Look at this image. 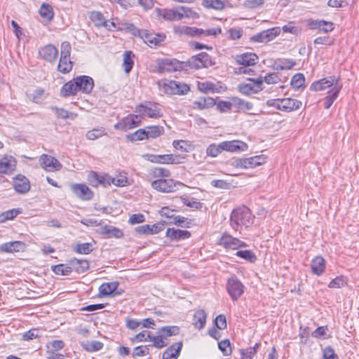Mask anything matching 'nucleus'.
<instances>
[{
    "label": "nucleus",
    "mask_w": 359,
    "mask_h": 359,
    "mask_svg": "<svg viewBox=\"0 0 359 359\" xmlns=\"http://www.w3.org/2000/svg\"><path fill=\"white\" fill-rule=\"evenodd\" d=\"M255 217L250 210L243 205L234 209L231 215V226L233 229L238 231L239 227L245 226L248 227L253 224Z\"/></svg>",
    "instance_id": "obj_1"
},
{
    "label": "nucleus",
    "mask_w": 359,
    "mask_h": 359,
    "mask_svg": "<svg viewBox=\"0 0 359 359\" xmlns=\"http://www.w3.org/2000/svg\"><path fill=\"white\" fill-rule=\"evenodd\" d=\"M72 47L68 41H63L61 43V51L57 70L62 74L69 73L73 67V62L71 61Z\"/></svg>",
    "instance_id": "obj_2"
},
{
    "label": "nucleus",
    "mask_w": 359,
    "mask_h": 359,
    "mask_svg": "<svg viewBox=\"0 0 359 359\" xmlns=\"http://www.w3.org/2000/svg\"><path fill=\"white\" fill-rule=\"evenodd\" d=\"M336 86H339V90H341L343 86L342 83L341 82L339 77L332 76L313 83L310 89L314 91L330 89L328 91V93H330L334 91Z\"/></svg>",
    "instance_id": "obj_3"
},
{
    "label": "nucleus",
    "mask_w": 359,
    "mask_h": 359,
    "mask_svg": "<svg viewBox=\"0 0 359 359\" xmlns=\"http://www.w3.org/2000/svg\"><path fill=\"white\" fill-rule=\"evenodd\" d=\"M176 32L180 34H184L190 36H217L221 33L220 28H212L208 29H203L196 27H191L187 26H182L175 27Z\"/></svg>",
    "instance_id": "obj_4"
},
{
    "label": "nucleus",
    "mask_w": 359,
    "mask_h": 359,
    "mask_svg": "<svg viewBox=\"0 0 359 359\" xmlns=\"http://www.w3.org/2000/svg\"><path fill=\"white\" fill-rule=\"evenodd\" d=\"M135 35L140 36L145 43L151 48L159 46L165 38L163 34L151 33L147 29H137Z\"/></svg>",
    "instance_id": "obj_5"
},
{
    "label": "nucleus",
    "mask_w": 359,
    "mask_h": 359,
    "mask_svg": "<svg viewBox=\"0 0 359 359\" xmlns=\"http://www.w3.org/2000/svg\"><path fill=\"white\" fill-rule=\"evenodd\" d=\"M140 115L146 114L149 118H158L163 116L161 109L157 103L146 102L137 107L136 111Z\"/></svg>",
    "instance_id": "obj_6"
},
{
    "label": "nucleus",
    "mask_w": 359,
    "mask_h": 359,
    "mask_svg": "<svg viewBox=\"0 0 359 359\" xmlns=\"http://www.w3.org/2000/svg\"><path fill=\"white\" fill-rule=\"evenodd\" d=\"M244 288V285L236 276H233L228 279L226 290L233 301H236L243 294Z\"/></svg>",
    "instance_id": "obj_7"
},
{
    "label": "nucleus",
    "mask_w": 359,
    "mask_h": 359,
    "mask_svg": "<svg viewBox=\"0 0 359 359\" xmlns=\"http://www.w3.org/2000/svg\"><path fill=\"white\" fill-rule=\"evenodd\" d=\"M163 89L167 94L184 95L189 90V87L186 83L170 80L163 83Z\"/></svg>",
    "instance_id": "obj_8"
},
{
    "label": "nucleus",
    "mask_w": 359,
    "mask_h": 359,
    "mask_svg": "<svg viewBox=\"0 0 359 359\" xmlns=\"http://www.w3.org/2000/svg\"><path fill=\"white\" fill-rule=\"evenodd\" d=\"M188 63L190 68L196 69L206 68L212 65L210 56L204 52L192 56L189 60Z\"/></svg>",
    "instance_id": "obj_9"
},
{
    "label": "nucleus",
    "mask_w": 359,
    "mask_h": 359,
    "mask_svg": "<svg viewBox=\"0 0 359 359\" xmlns=\"http://www.w3.org/2000/svg\"><path fill=\"white\" fill-rule=\"evenodd\" d=\"M151 187L158 191L168 193L175 191L176 183L172 179L165 177L153 180L151 182Z\"/></svg>",
    "instance_id": "obj_10"
},
{
    "label": "nucleus",
    "mask_w": 359,
    "mask_h": 359,
    "mask_svg": "<svg viewBox=\"0 0 359 359\" xmlns=\"http://www.w3.org/2000/svg\"><path fill=\"white\" fill-rule=\"evenodd\" d=\"M263 79L259 77L256 81L250 79L248 83L238 85V90L244 95L257 93L262 90Z\"/></svg>",
    "instance_id": "obj_11"
},
{
    "label": "nucleus",
    "mask_w": 359,
    "mask_h": 359,
    "mask_svg": "<svg viewBox=\"0 0 359 359\" xmlns=\"http://www.w3.org/2000/svg\"><path fill=\"white\" fill-rule=\"evenodd\" d=\"M184 62L176 59H164L158 63V69L161 72H172L184 69Z\"/></svg>",
    "instance_id": "obj_12"
},
{
    "label": "nucleus",
    "mask_w": 359,
    "mask_h": 359,
    "mask_svg": "<svg viewBox=\"0 0 359 359\" xmlns=\"http://www.w3.org/2000/svg\"><path fill=\"white\" fill-rule=\"evenodd\" d=\"M280 32V27H273L264 30L251 38V41L258 43H266L275 39Z\"/></svg>",
    "instance_id": "obj_13"
},
{
    "label": "nucleus",
    "mask_w": 359,
    "mask_h": 359,
    "mask_svg": "<svg viewBox=\"0 0 359 359\" xmlns=\"http://www.w3.org/2000/svg\"><path fill=\"white\" fill-rule=\"evenodd\" d=\"M40 164L41 167L48 172L60 170L62 165L55 158L47 154H43L40 156Z\"/></svg>",
    "instance_id": "obj_14"
},
{
    "label": "nucleus",
    "mask_w": 359,
    "mask_h": 359,
    "mask_svg": "<svg viewBox=\"0 0 359 359\" xmlns=\"http://www.w3.org/2000/svg\"><path fill=\"white\" fill-rule=\"evenodd\" d=\"M70 188L75 196L83 201L90 200L93 196V192L84 184H72Z\"/></svg>",
    "instance_id": "obj_15"
},
{
    "label": "nucleus",
    "mask_w": 359,
    "mask_h": 359,
    "mask_svg": "<svg viewBox=\"0 0 359 359\" xmlns=\"http://www.w3.org/2000/svg\"><path fill=\"white\" fill-rule=\"evenodd\" d=\"M140 123V120L138 115H130L118 123H117L114 128L123 131H127L135 127H137Z\"/></svg>",
    "instance_id": "obj_16"
},
{
    "label": "nucleus",
    "mask_w": 359,
    "mask_h": 359,
    "mask_svg": "<svg viewBox=\"0 0 359 359\" xmlns=\"http://www.w3.org/2000/svg\"><path fill=\"white\" fill-rule=\"evenodd\" d=\"M307 25L311 29H318L320 32L328 33L334 29V24L324 20L309 19Z\"/></svg>",
    "instance_id": "obj_17"
},
{
    "label": "nucleus",
    "mask_w": 359,
    "mask_h": 359,
    "mask_svg": "<svg viewBox=\"0 0 359 359\" xmlns=\"http://www.w3.org/2000/svg\"><path fill=\"white\" fill-rule=\"evenodd\" d=\"M25 243L19 241L7 242L0 245V252L4 253L25 252Z\"/></svg>",
    "instance_id": "obj_18"
},
{
    "label": "nucleus",
    "mask_w": 359,
    "mask_h": 359,
    "mask_svg": "<svg viewBox=\"0 0 359 359\" xmlns=\"http://www.w3.org/2000/svg\"><path fill=\"white\" fill-rule=\"evenodd\" d=\"M39 54L44 60L53 62L57 57L58 50L55 46L48 44L39 50Z\"/></svg>",
    "instance_id": "obj_19"
},
{
    "label": "nucleus",
    "mask_w": 359,
    "mask_h": 359,
    "mask_svg": "<svg viewBox=\"0 0 359 359\" xmlns=\"http://www.w3.org/2000/svg\"><path fill=\"white\" fill-rule=\"evenodd\" d=\"M219 245L224 246L225 248L233 250L238 249L239 248L245 247L246 244L238 238H233L229 235H224L219 240Z\"/></svg>",
    "instance_id": "obj_20"
},
{
    "label": "nucleus",
    "mask_w": 359,
    "mask_h": 359,
    "mask_svg": "<svg viewBox=\"0 0 359 359\" xmlns=\"http://www.w3.org/2000/svg\"><path fill=\"white\" fill-rule=\"evenodd\" d=\"M220 148L222 151L235 152L246 150L248 145L245 142L238 140L225 141L220 143Z\"/></svg>",
    "instance_id": "obj_21"
},
{
    "label": "nucleus",
    "mask_w": 359,
    "mask_h": 359,
    "mask_svg": "<svg viewBox=\"0 0 359 359\" xmlns=\"http://www.w3.org/2000/svg\"><path fill=\"white\" fill-rule=\"evenodd\" d=\"M258 59V56L252 53H245L235 57L236 62L245 67L255 65L257 63Z\"/></svg>",
    "instance_id": "obj_22"
},
{
    "label": "nucleus",
    "mask_w": 359,
    "mask_h": 359,
    "mask_svg": "<svg viewBox=\"0 0 359 359\" xmlns=\"http://www.w3.org/2000/svg\"><path fill=\"white\" fill-rule=\"evenodd\" d=\"M15 190L20 194H25L30 189L29 180L22 175H18L13 181Z\"/></svg>",
    "instance_id": "obj_23"
},
{
    "label": "nucleus",
    "mask_w": 359,
    "mask_h": 359,
    "mask_svg": "<svg viewBox=\"0 0 359 359\" xmlns=\"http://www.w3.org/2000/svg\"><path fill=\"white\" fill-rule=\"evenodd\" d=\"M157 15L163 19L170 21H178L182 19L181 11L174 9H156Z\"/></svg>",
    "instance_id": "obj_24"
},
{
    "label": "nucleus",
    "mask_w": 359,
    "mask_h": 359,
    "mask_svg": "<svg viewBox=\"0 0 359 359\" xmlns=\"http://www.w3.org/2000/svg\"><path fill=\"white\" fill-rule=\"evenodd\" d=\"M16 160L11 156H6L0 160V173L10 174L15 170Z\"/></svg>",
    "instance_id": "obj_25"
},
{
    "label": "nucleus",
    "mask_w": 359,
    "mask_h": 359,
    "mask_svg": "<svg viewBox=\"0 0 359 359\" xmlns=\"http://www.w3.org/2000/svg\"><path fill=\"white\" fill-rule=\"evenodd\" d=\"M76 81L79 85V90H82L85 93H89L92 91L94 82L91 77L81 76L76 77Z\"/></svg>",
    "instance_id": "obj_26"
},
{
    "label": "nucleus",
    "mask_w": 359,
    "mask_h": 359,
    "mask_svg": "<svg viewBox=\"0 0 359 359\" xmlns=\"http://www.w3.org/2000/svg\"><path fill=\"white\" fill-rule=\"evenodd\" d=\"M182 348V342L175 343L163 353V359H177Z\"/></svg>",
    "instance_id": "obj_27"
},
{
    "label": "nucleus",
    "mask_w": 359,
    "mask_h": 359,
    "mask_svg": "<svg viewBox=\"0 0 359 359\" xmlns=\"http://www.w3.org/2000/svg\"><path fill=\"white\" fill-rule=\"evenodd\" d=\"M159 163L180 164L185 162L186 157L180 155L163 154L158 155Z\"/></svg>",
    "instance_id": "obj_28"
},
{
    "label": "nucleus",
    "mask_w": 359,
    "mask_h": 359,
    "mask_svg": "<svg viewBox=\"0 0 359 359\" xmlns=\"http://www.w3.org/2000/svg\"><path fill=\"white\" fill-rule=\"evenodd\" d=\"M170 171L165 168L155 167L150 169L148 172V177L150 180H155L157 179L170 177Z\"/></svg>",
    "instance_id": "obj_29"
},
{
    "label": "nucleus",
    "mask_w": 359,
    "mask_h": 359,
    "mask_svg": "<svg viewBox=\"0 0 359 359\" xmlns=\"http://www.w3.org/2000/svg\"><path fill=\"white\" fill-rule=\"evenodd\" d=\"M302 105V102L291 98L280 99V110L285 111H291L298 109Z\"/></svg>",
    "instance_id": "obj_30"
},
{
    "label": "nucleus",
    "mask_w": 359,
    "mask_h": 359,
    "mask_svg": "<svg viewBox=\"0 0 359 359\" xmlns=\"http://www.w3.org/2000/svg\"><path fill=\"white\" fill-rule=\"evenodd\" d=\"M69 264L72 271L78 273H82L89 269V262L86 259H72L69 260Z\"/></svg>",
    "instance_id": "obj_31"
},
{
    "label": "nucleus",
    "mask_w": 359,
    "mask_h": 359,
    "mask_svg": "<svg viewBox=\"0 0 359 359\" xmlns=\"http://www.w3.org/2000/svg\"><path fill=\"white\" fill-rule=\"evenodd\" d=\"M79 90V85L76 79L66 83L60 90V95L63 97L74 95Z\"/></svg>",
    "instance_id": "obj_32"
},
{
    "label": "nucleus",
    "mask_w": 359,
    "mask_h": 359,
    "mask_svg": "<svg viewBox=\"0 0 359 359\" xmlns=\"http://www.w3.org/2000/svg\"><path fill=\"white\" fill-rule=\"evenodd\" d=\"M166 236L171 240H181L189 238L191 233L186 230L168 228L166 231Z\"/></svg>",
    "instance_id": "obj_33"
},
{
    "label": "nucleus",
    "mask_w": 359,
    "mask_h": 359,
    "mask_svg": "<svg viewBox=\"0 0 359 359\" xmlns=\"http://www.w3.org/2000/svg\"><path fill=\"white\" fill-rule=\"evenodd\" d=\"M215 101L210 97H201L193 102V108L197 109H204L213 107Z\"/></svg>",
    "instance_id": "obj_34"
},
{
    "label": "nucleus",
    "mask_w": 359,
    "mask_h": 359,
    "mask_svg": "<svg viewBox=\"0 0 359 359\" xmlns=\"http://www.w3.org/2000/svg\"><path fill=\"white\" fill-rule=\"evenodd\" d=\"M325 268V261L322 257H316L312 260L311 270L313 273L320 276L321 275Z\"/></svg>",
    "instance_id": "obj_35"
},
{
    "label": "nucleus",
    "mask_w": 359,
    "mask_h": 359,
    "mask_svg": "<svg viewBox=\"0 0 359 359\" xmlns=\"http://www.w3.org/2000/svg\"><path fill=\"white\" fill-rule=\"evenodd\" d=\"M207 314L204 310H198L194 315L193 324L198 329H203L206 323Z\"/></svg>",
    "instance_id": "obj_36"
},
{
    "label": "nucleus",
    "mask_w": 359,
    "mask_h": 359,
    "mask_svg": "<svg viewBox=\"0 0 359 359\" xmlns=\"http://www.w3.org/2000/svg\"><path fill=\"white\" fill-rule=\"evenodd\" d=\"M101 232L107 238L114 237L116 238H121L123 236V231L113 226L105 225L101 229Z\"/></svg>",
    "instance_id": "obj_37"
},
{
    "label": "nucleus",
    "mask_w": 359,
    "mask_h": 359,
    "mask_svg": "<svg viewBox=\"0 0 359 359\" xmlns=\"http://www.w3.org/2000/svg\"><path fill=\"white\" fill-rule=\"evenodd\" d=\"M118 283L114 281L102 283L99 287L100 296H109L118 287Z\"/></svg>",
    "instance_id": "obj_38"
},
{
    "label": "nucleus",
    "mask_w": 359,
    "mask_h": 359,
    "mask_svg": "<svg viewBox=\"0 0 359 359\" xmlns=\"http://www.w3.org/2000/svg\"><path fill=\"white\" fill-rule=\"evenodd\" d=\"M296 65L292 59H278L275 62V68L277 70L291 69Z\"/></svg>",
    "instance_id": "obj_39"
},
{
    "label": "nucleus",
    "mask_w": 359,
    "mask_h": 359,
    "mask_svg": "<svg viewBox=\"0 0 359 359\" xmlns=\"http://www.w3.org/2000/svg\"><path fill=\"white\" fill-rule=\"evenodd\" d=\"M82 347L87 351L93 352L101 350L103 347V344L99 341H86L81 343Z\"/></svg>",
    "instance_id": "obj_40"
},
{
    "label": "nucleus",
    "mask_w": 359,
    "mask_h": 359,
    "mask_svg": "<svg viewBox=\"0 0 359 359\" xmlns=\"http://www.w3.org/2000/svg\"><path fill=\"white\" fill-rule=\"evenodd\" d=\"M245 168H253L257 165H262L265 162V158L262 156H255L250 158H244Z\"/></svg>",
    "instance_id": "obj_41"
},
{
    "label": "nucleus",
    "mask_w": 359,
    "mask_h": 359,
    "mask_svg": "<svg viewBox=\"0 0 359 359\" xmlns=\"http://www.w3.org/2000/svg\"><path fill=\"white\" fill-rule=\"evenodd\" d=\"M53 271L57 275L67 276L69 275L72 271L69 262L68 264H60L52 266Z\"/></svg>",
    "instance_id": "obj_42"
},
{
    "label": "nucleus",
    "mask_w": 359,
    "mask_h": 359,
    "mask_svg": "<svg viewBox=\"0 0 359 359\" xmlns=\"http://www.w3.org/2000/svg\"><path fill=\"white\" fill-rule=\"evenodd\" d=\"M39 14L48 22H50L53 18V8L49 4H43L39 9Z\"/></svg>",
    "instance_id": "obj_43"
},
{
    "label": "nucleus",
    "mask_w": 359,
    "mask_h": 359,
    "mask_svg": "<svg viewBox=\"0 0 359 359\" xmlns=\"http://www.w3.org/2000/svg\"><path fill=\"white\" fill-rule=\"evenodd\" d=\"M133 55L131 51H126L123 54V68L126 73L128 74L133 66Z\"/></svg>",
    "instance_id": "obj_44"
},
{
    "label": "nucleus",
    "mask_w": 359,
    "mask_h": 359,
    "mask_svg": "<svg viewBox=\"0 0 359 359\" xmlns=\"http://www.w3.org/2000/svg\"><path fill=\"white\" fill-rule=\"evenodd\" d=\"M180 328L177 326H165L161 327L158 330V333L161 334L165 339L168 337L178 334Z\"/></svg>",
    "instance_id": "obj_45"
},
{
    "label": "nucleus",
    "mask_w": 359,
    "mask_h": 359,
    "mask_svg": "<svg viewBox=\"0 0 359 359\" xmlns=\"http://www.w3.org/2000/svg\"><path fill=\"white\" fill-rule=\"evenodd\" d=\"M20 208H14L7 210L0 215V222H4L6 220L14 219L18 214L21 213Z\"/></svg>",
    "instance_id": "obj_46"
},
{
    "label": "nucleus",
    "mask_w": 359,
    "mask_h": 359,
    "mask_svg": "<svg viewBox=\"0 0 359 359\" xmlns=\"http://www.w3.org/2000/svg\"><path fill=\"white\" fill-rule=\"evenodd\" d=\"M340 90H339V86H336L334 92L328 93L329 95L325 98L324 102V107L325 109H329L332 106L334 101L338 97Z\"/></svg>",
    "instance_id": "obj_47"
},
{
    "label": "nucleus",
    "mask_w": 359,
    "mask_h": 359,
    "mask_svg": "<svg viewBox=\"0 0 359 359\" xmlns=\"http://www.w3.org/2000/svg\"><path fill=\"white\" fill-rule=\"evenodd\" d=\"M258 346V344H255L254 346L241 350V359H252L257 353Z\"/></svg>",
    "instance_id": "obj_48"
},
{
    "label": "nucleus",
    "mask_w": 359,
    "mask_h": 359,
    "mask_svg": "<svg viewBox=\"0 0 359 359\" xmlns=\"http://www.w3.org/2000/svg\"><path fill=\"white\" fill-rule=\"evenodd\" d=\"M74 250L79 254L88 255L93 251L92 245L89 243H78Z\"/></svg>",
    "instance_id": "obj_49"
},
{
    "label": "nucleus",
    "mask_w": 359,
    "mask_h": 359,
    "mask_svg": "<svg viewBox=\"0 0 359 359\" xmlns=\"http://www.w3.org/2000/svg\"><path fill=\"white\" fill-rule=\"evenodd\" d=\"M105 134V130L103 128H97L88 131L86 133V137L90 140H95L102 137Z\"/></svg>",
    "instance_id": "obj_50"
},
{
    "label": "nucleus",
    "mask_w": 359,
    "mask_h": 359,
    "mask_svg": "<svg viewBox=\"0 0 359 359\" xmlns=\"http://www.w3.org/2000/svg\"><path fill=\"white\" fill-rule=\"evenodd\" d=\"M236 255L239 257H241L250 262H255L257 259V257L255 255V253L251 251V250H238L236 252Z\"/></svg>",
    "instance_id": "obj_51"
},
{
    "label": "nucleus",
    "mask_w": 359,
    "mask_h": 359,
    "mask_svg": "<svg viewBox=\"0 0 359 359\" xmlns=\"http://www.w3.org/2000/svg\"><path fill=\"white\" fill-rule=\"evenodd\" d=\"M233 104L237 107L238 109L241 110H250L253 107V104L251 102L237 97H234L233 99Z\"/></svg>",
    "instance_id": "obj_52"
},
{
    "label": "nucleus",
    "mask_w": 359,
    "mask_h": 359,
    "mask_svg": "<svg viewBox=\"0 0 359 359\" xmlns=\"http://www.w3.org/2000/svg\"><path fill=\"white\" fill-rule=\"evenodd\" d=\"M305 78L303 74L298 73L293 76L291 80V86L296 89L300 88L304 86Z\"/></svg>",
    "instance_id": "obj_53"
},
{
    "label": "nucleus",
    "mask_w": 359,
    "mask_h": 359,
    "mask_svg": "<svg viewBox=\"0 0 359 359\" xmlns=\"http://www.w3.org/2000/svg\"><path fill=\"white\" fill-rule=\"evenodd\" d=\"M179 11H181V15L183 18H198V14L193 11L191 8L186 7V6H181L179 9Z\"/></svg>",
    "instance_id": "obj_54"
},
{
    "label": "nucleus",
    "mask_w": 359,
    "mask_h": 359,
    "mask_svg": "<svg viewBox=\"0 0 359 359\" xmlns=\"http://www.w3.org/2000/svg\"><path fill=\"white\" fill-rule=\"evenodd\" d=\"M203 5L206 8H212L217 10L224 7V4L220 0H203Z\"/></svg>",
    "instance_id": "obj_55"
},
{
    "label": "nucleus",
    "mask_w": 359,
    "mask_h": 359,
    "mask_svg": "<svg viewBox=\"0 0 359 359\" xmlns=\"http://www.w3.org/2000/svg\"><path fill=\"white\" fill-rule=\"evenodd\" d=\"M147 137H157L163 132V128L159 126H150L146 129Z\"/></svg>",
    "instance_id": "obj_56"
},
{
    "label": "nucleus",
    "mask_w": 359,
    "mask_h": 359,
    "mask_svg": "<svg viewBox=\"0 0 359 359\" xmlns=\"http://www.w3.org/2000/svg\"><path fill=\"white\" fill-rule=\"evenodd\" d=\"M43 95V89L37 88L32 94L29 95V97L32 102L38 104L41 102Z\"/></svg>",
    "instance_id": "obj_57"
},
{
    "label": "nucleus",
    "mask_w": 359,
    "mask_h": 359,
    "mask_svg": "<svg viewBox=\"0 0 359 359\" xmlns=\"http://www.w3.org/2000/svg\"><path fill=\"white\" fill-rule=\"evenodd\" d=\"M218 347L224 355H229L231 353L230 341L228 339L222 340L219 342Z\"/></svg>",
    "instance_id": "obj_58"
},
{
    "label": "nucleus",
    "mask_w": 359,
    "mask_h": 359,
    "mask_svg": "<svg viewBox=\"0 0 359 359\" xmlns=\"http://www.w3.org/2000/svg\"><path fill=\"white\" fill-rule=\"evenodd\" d=\"M90 19L96 26H103L106 21L103 15L100 12H93L90 15Z\"/></svg>",
    "instance_id": "obj_59"
},
{
    "label": "nucleus",
    "mask_w": 359,
    "mask_h": 359,
    "mask_svg": "<svg viewBox=\"0 0 359 359\" xmlns=\"http://www.w3.org/2000/svg\"><path fill=\"white\" fill-rule=\"evenodd\" d=\"M149 353V348L147 346H137L133 349V357H141L145 356Z\"/></svg>",
    "instance_id": "obj_60"
},
{
    "label": "nucleus",
    "mask_w": 359,
    "mask_h": 359,
    "mask_svg": "<svg viewBox=\"0 0 359 359\" xmlns=\"http://www.w3.org/2000/svg\"><path fill=\"white\" fill-rule=\"evenodd\" d=\"M346 285V280L344 276H337L333 279L328 285L330 288H341Z\"/></svg>",
    "instance_id": "obj_61"
},
{
    "label": "nucleus",
    "mask_w": 359,
    "mask_h": 359,
    "mask_svg": "<svg viewBox=\"0 0 359 359\" xmlns=\"http://www.w3.org/2000/svg\"><path fill=\"white\" fill-rule=\"evenodd\" d=\"M264 81L268 84H276L280 81V78L278 73L273 72L266 75Z\"/></svg>",
    "instance_id": "obj_62"
},
{
    "label": "nucleus",
    "mask_w": 359,
    "mask_h": 359,
    "mask_svg": "<svg viewBox=\"0 0 359 359\" xmlns=\"http://www.w3.org/2000/svg\"><path fill=\"white\" fill-rule=\"evenodd\" d=\"M164 337L161 334L156 337H151L149 341L153 342V345L158 348H161L166 346V343L164 341Z\"/></svg>",
    "instance_id": "obj_63"
},
{
    "label": "nucleus",
    "mask_w": 359,
    "mask_h": 359,
    "mask_svg": "<svg viewBox=\"0 0 359 359\" xmlns=\"http://www.w3.org/2000/svg\"><path fill=\"white\" fill-rule=\"evenodd\" d=\"M323 359H338V355L331 346H327L323 350Z\"/></svg>",
    "instance_id": "obj_64"
}]
</instances>
